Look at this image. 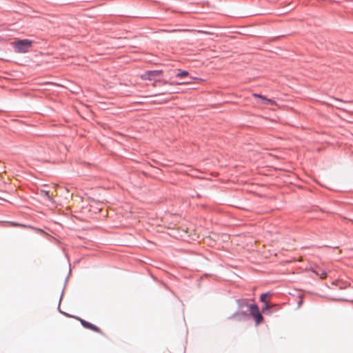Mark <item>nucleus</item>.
<instances>
[{"mask_svg":"<svg viewBox=\"0 0 353 353\" xmlns=\"http://www.w3.org/2000/svg\"><path fill=\"white\" fill-rule=\"evenodd\" d=\"M163 74L162 70H150L147 71L145 73L141 75V78L143 80H149L152 81L154 80L155 82L153 83V86H156V83L157 81L161 82L162 84H170V85H182V84H188L190 82H181V83H174V82H168L166 80H161L159 77Z\"/></svg>","mask_w":353,"mask_h":353,"instance_id":"obj_1","label":"nucleus"},{"mask_svg":"<svg viewBox=\"0 0 353 353\" xmlns=\"http://www.w3.org/2000/svg\"><path fill=\"white\" fill-rule=\"evenodd\" d=\"M32 46V41L28 39L19 40L14 43V48L17 52L24 53L28 51Z\"/></svg>","mask_w":353,"mask_h":353,"instance_id":"obj_2","label":"nucleus"},{"mask_svg":"<svg viewBox=\"0 0 353 353\" xmlns=\"http://www.w3.org/2000/svg\"><path fill=\"white\" fill-rule=\"evenodd\" d=\"M250 314L254 318L256 323L258 325L263 321V316L259 312L258 306L255 304H252L249 306Z\"/></svg>","mask_w":353,"mask_h":353,"instance_id":"obj_3","label":"nucleus"},{"mask_svg":"<svg viewBox=\"0 0 353 353\" xmlns=\"http://www.w3.org/2000/svg\"><path fill=\"white\" fill-rule=\"evenodd\" d=\"M314 181L319 185L330 190H334L337 188V184L331 178H323L322 181L314 179Z\"/></svg>","mask_w":353,"mask_h":353,"instance_id":"obj_4","label":"nucleus"},{"mask_svg":"<svg viewBox=\"0 0 353 353\" xmlns=\"http://www.w3.org/2000/svg\"><path fill=\"white\" fill-rule=\"evenodd\" d=\"M252 96L255 98H258L260 100L258 101V103L259 105H265V104H270V105H276V103L275 101L268 99L263 95H261L256 93H253Z\"/></svg>","mask_w":353,"mask_h":353,"instance_id":"obj_5","label":"nucleus"},{"mask_svg":"<svg viewBox=\"0 0 353 353\" xmlns=\"http://www.w3.org/2000/svg\"><path fill=\"white\" fill-rule=\"evenodd\" d=\"M76 319L77 320H79L81 323V324L85 327V328H87V329H89V330H91L94 332H98V333H100V334H103L102 331L101 330V329H99L98 327H97L96 325L83 320V319H81L80 318H78V317H76Z\"/></svg>","mask_w":353,"mask_h":353,"instance_id":"obj_6","label":"nucleus"},{"mask_svg":"<svg viewBox=\"0 0 353 353\" xmlns=\"http://www.w3.org/2000/svg\"><path fill=\"white\" fill-rule=\"evenodd\" d=\"M316 275L319 276L321 279H325L327 277V273L322 270H320L319 271H314Z\"/></svg>","mask_w":353,"mask_h":353,"instance_id":"obj_7","label":"nucleus"},{"mask_svg":"<svg viewBox=\"0 0 353 353\" xmlns=\"http://www.w3.org/2000/svg\"><path fill=\"white\" fill-rule=\"evenodd\" d=\"M188 71H185V70H183V71H181V70H179V72L176 74V77H179V78H183V77H187L188 76Z\"/></svg>","mask_w":353,"mask_h":353,"instance_id":"obj_8","label":"nucleus"},{"mask_svg":"<svg viewBox=\"0 0 353 353\" xmlns=\"http://www.w3.org/2000/svg\"><path fill=\"white\" fill-rule=\"evenodd\" d=\"M268 296V294H261V297H260L261 301L263 302L264 303H268L267 301H266V298H267Z\"/></svg>","mask_w":353,"mask_h":353,"instance_id":"obj_9","label":"nucleus"},{"mask_svg":"<svg viewBox=\"0 0 353 353\" xmlns=\"http://www.w3.org/2000/svg\"><path fill=\"white\" fill-rule=\"evenodd\" d=\"M10 225H12V226H20V227H23V228H26L27 227L25 225L17 223H14V222H10Z\"/></svg>","mask_w":353,"mask_h":353,"instance_id":"obj_10","label":"nucleus"},{"mask_svg":"<svg viewBox=\"0 0 353 353\" xmlns=\"http://www.w3.org/2000/svg\"><path fill=\"white\" fill-rule=\"evenodd\" d=\"M265 307H263V310L267 309V308H268V303H265Z\"/></svg>","mask_w":353,"mask_h":353,"instance_id":"obj_11","label":"nucleus"},{"mask_svg":"<svg viewBox=\"0 0 353 353\" xmlns=\"http://www.w3.org/2000/svg\"><path fill=\"white\" fill-rule=\"evenodd\" d=\"M188 175H191V176H192V175H193L194 174H192V173H188Z\"/></svg>","mask_w":353,"mask_h":353,"instance_id":"obj_12","label":"nucleus"}]
</instances>
